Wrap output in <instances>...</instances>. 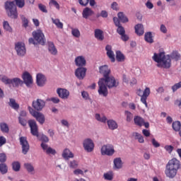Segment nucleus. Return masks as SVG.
I'll use <instances>...</instances> for the list:
<instances>
[{
    "label": "nucleus",
    "instance_id": "nucleus-63",
    "mask_svg": "<svg viewBox=\"0 0 181 181\" xmlns=\"http://www.w3.org/2000/svg\"><path fill=\"white\" fill-rule=\"evenodd\" d=\"M81 95L83 98H84V100H90V96L88 95V93H87L86 91H82Z\"/></svg>",
    "mask_w": 181,
    "mask_h": 181
},
{
    "label": "nucleus",
    "instance_id": "nucleus-3",
    "mask_svg": "<svg viewBox=\"0 0 181 181\" xmlns=\"http://www.w3.org/2000/svg\"><path fill=\"white\" fill-rule=\"evenodd\" d=\"M32 35L34 38H29V45H37V43H39V45H42V46L45 45V43H46V38L45 37V34L42 30H36L33 32ZM35 40L37 41V43Z\"/></svg>",
    "mask_w": 181,
    "mask_h": 181
},
{
    "label": "nucleus",
    "instance_id": "nucleus-2",
    "mask_svg": "<svg viewBox=\"0 0 181 181\" xmlns=\"http://www.w3.org/2000/svg\"><path fill=\"white\" fill-rule=\"evenodd\" d=\"M153 59L156 63H158V67L161 69H170L172 66L170 55H165V52L154 53Z\"/></svg>",
    "mask_w": 181,
    "mask_h": 181
},
{
    "label": "nucleus",
    "instance_id": "nucleus-48",
    "mask_svg": "<svg viewBox=\"0 0 181 181\" xmlns=\"http://www.w3.org/2000/svg\"><path fill=\"white\" fill-rule=\"evenodd\" d=\"M71 34L74 36V37H80V30L77 28H72Z\"/></svg>",
    "mask_w": 181,
    "mask_h": 181
},
{
    "label": "nucleus",
    "instance_id": "nucleus-37",
    "mask_svg": "<svg viewBox=\"0 0 181 181\" xmlns=\"http://www.w3.org/2000/svg\"><path fill=\"white\" fill-rule=\"evenodd\" d=\"M68 165L71 169H77L78 168V162L76 160H73L68 162Z\"/></svg>",
    "mask_w": 181,
    "mask_h": 181
},
{
    "label": "nucleus",
    "instance_id": "nucleus-34",
    "mask_svg": "<svg viewBox=\"0 0 181 181\" xmlns=\"http://www.w3.org/2000/svg\"><path fill=\"white\" fill-rule=\"evenodd\" d=\"M170 58L175 60V62H177L178 60H180V54L177 52V51H173L170 55Z\"/></svg>",
    "mask_w": 181,
    "mask_h": 181
},
{
    "label": "nucleus",
    "instance_id": "nucleus-36",
    "mask_svg": "<svg viewBox=\"0 0 181 181\" xmlns=\"http://www.w3.org/2000/svg\"><path fill=\"white\" fill-rule=\"evenodd\" d=\"M0 128L1 132H4V134H8V132H9V127L6 123H1Z\"/></svg>",
    "mask_w": 181,
    "mask_h": 181
},
{
    "label": "nucleus",
    "instance_id": "nucleus-28",
    "mask_svg": "<svg viewBox=\"0 0 181 181\" xmlns=\"http://www.w3.org/2000/svg\"><path fill=\"white\" fill-rule=\"evenodd\" d=\"M144 40L147 42V43H153V36L152 35V33H146L144 35Z\"/></svg>",
    "mask_w": 181,
    "mask_h": 181
},
{
    "label": "nucleus",
    "instance_id": "nucleus-26",
    "mask_svg": "<svg viewBox=\"0 0 181 181\" xmlns=\"http://www.w3.org/2000/svg\"><path fill=\"white\" fill-rule=\"evenodd\" d=\"M95 37L98 40H100V41L104 40V32L103 31V30L95 29Z\"/></svg>",
    "mask_w": 181,
    "mask_h": 181
},
{
    "label": "nucleus",
    "instance_id": "nucleus-54",
    "mask_svg": "<svg viewBox=\"0 0 181 181\" xmlns=\"http://www.w3.org/2000/svg\"><path fill=\"white\" fill-rule=\"evenodd\" d=\"M49 5H53L57 9H60V5L56 1V0H50Z\"/></svg>",
    "mask_w": 181,
    "mask_h": 181
},
{
    "label": "nucleus",
    "instance_id": "nucleus-5",
    "mask_svg": "<svg viewBox=\"0 0 181 181\" xmlns=\"http://www.w3.org/2000/svg\"><path fill=\"white\" fill-rule=\"evenodd\" d=\"M1 81L4 83V84H12L13 87H18L23 84V81H22L19 78H8L6 76H3L1 78Z\"/></svg>",
    "mask_w": 181,
    "mask_h": 181
},
{
    "label": "nucleus",
    "instance_id": "nucleus-32",
    "mask_svg": "<svg viewBox=\"0 0 181 181\" xmlns=\"http://www.w3.org/2000/svg\"><path fill=\"white\" fill-rule=\"evenodd\" d=\"M114 165L116 169H121V168H122V160H121V158H115Z\"/></svg>",
    "mask_w": 181,
    "mask_h": 181
},
{
    "label": "nucleus",
    "instance_id": "nucleus-31",
    "mask_svg": "<svg viewBox=\"0 0 181 181\" xmlns=\"http://www.w3.org/2000/svg\"><path fill=\"white\" fill-rule=\"evenodd\" d=\"M134 124L136 125H138V127H142L144 125V118L139 117V116H136L134 118Z\"/></svg>",
    "mask_w": 181,
    "mask_h": 181
},
{
    "label": "nucleus",
    "instance_id": "nucleus-62",
    "mask_svg": "<svg viewBox=\"0 0 181 181\" xmlns=\"http://www.w3.org/2000/svg\"><path fill=\"white\" fill-rule=\"evenodd\" d=\"M104 177L105 180H112V174L111 173H105L104 174Z\"/></svg>",
    "mask_w": 181,
    "mask_h": 181
},
{
    "label": "nucleus",
    "instance_id": "nucleus-41",
    "mask_svg": "<svg viewBox=\"0 0 181 181\" xmlns=\"http://www.w3.org/2000/svg\"><path fill=\"white\" fill-rule=\"evenodd\" d=\"M12 168L14 172H19L21 170V163L18 161H14L12 163Z\"/></svg>",
    "mask_w": 181,
    "mask_h": 181
},
{
    "label": "nucleus",
    "instance_id": "nucleus-46",
    "mask_svg": "<svg viewBox=\"0 0 181 181\" xmlns=\"http://www.w3.org/2000/svg\"><path fill=\"white\" fill-rule=\"evenodd\" d=\"M18 122L22 127H26V125H28L26 117H18Z\"/></svg>",
    "mask_w": 181,
    "mask_h": 181
},
{
    "label": "nucleus",
    "instance_id": "nucleus-29",
    "mask_svg": "<svg viewBox=\"0 0 181 181\" xmlns=\"http://www.w3.org/2000/svg\"><path fill=\"white\" fill-rule=\"evenodd\" d=\"M116 60L119 62H125V55L121 51L116 52Z\"/></svg>",
    "mask_w": 181,
    "mask_h": 181
},
{
    "label": "nucleus",
    "instance_id": "nucleus-43",
    "mask_svg": "<svg viewBox=\"0 0 181 181\" xmlns=\"http://www.w3.org/2000/svg\"><path fill=\"white\" fill-rule=\"evenodd\" d=\"M0 172L2 175H5V173H8V166L5 163L0 164Z\"/></svg>",
    "mask_w": 181,
    "mask_h": 181
},
{
    "label": "nucleus",
    "instance_id": "nucleus-33",
    "mask_svg": "<svg viewBox=\"0 0 181 181\" xmlns=\"http://www.w3.org/2000/svg\"><path fill=\"white\" fill-rule=\"evenodd\" d=\"M133 136L135 137V139H138L139 144H144L145 142V140L144 139V136H142V134L138 132H134Z\"/></svg>",
    "mask_w": 181,
    "mask_h": 181
},
{
    "label": "nucleus",
    "instance_id": "nucleus-52",
    "mask_svg": "<svg viewBox=\"0 0 181 181\" xmlns=\"http://www.w3.org/2000/svg\"><path fill=\"white\" fill-rule=\"evenodd\" d=\"M38 8L40 9V11H41V12H43L44 13H47V9L46 8V6L40 4L38 5Z\"/></svg>",
    "mask_w": 181,
    "mask_h": 181
},
{
    "label": "nucleus",
    "instance_id": "nucleus-25",
    "mask_svg": "<svg viewBox=\"0 0 181 181\" xmlns=\"http://www.w3.org/2000/svg\"><path fill=\"white\" fill-rule=\"evenodd\" d=\"M34 118L37 119V121L41 124L43 125L45 124V121H46V117L45 115L42 112H39L34 116Z\"/></svg>",
    "mask_w": 181,
    "mask_h": 181
},
{
    "label": "nucleus",
    "instance_id": "nucleus-6",
    "mask_svg": "<svg viewBox=\"0 0 181 181\" xmlns=\"http://www.w3.org/2000/svg\"><path fill=\"white\" fill-rule=\"evenodd\" d=\"M100 81H102L107 86V87H108V88H112L118 86L117 80H115V78L112 76H110L109 75L105 78H101Z\"/></svg>",
    "mask_w": 181,
    "mask_h": 181
},
{
    "label": "nucleus",
    "instance_id": "nucleus-58",
    "mask_svg": "<svg viewBox=\"0 0 181 181\" xmlns=\"http://www.w3.org/2000/svg\"><path fill=\"white\" fill-rule=\"evenodd\" d=\"M28 111L30 112V114H31V115L33 117H35V116L39 112L36 110H35L33 108H32L31 107H28Z\"/></svg>",
    "mask_w": 181,
    "mask_h": 181
},
{
    "label": "nucleus",
    "instance_id": "nucleus-47",
    "mask_svg": "<svg viewBox=\"0 0 181 181\" xmlns=\"http://www.w3.org/2000/svg\"><path fill=\"white\" fill-rule=\"evenodd\" d=\"M4 29L7 32H12V28L9 25V23L8 21H4L3 23Z\"/></svg>",
    "mask_w": 181,
    "mask_h": 181
},
{
    "label": "nucleus",
    "instance_id": "nucleus-38",
    "mask_svg": "<svg viewBox=\"0 0 181 181\" xmlns=\"http://www.w3.org/2000/svg\"><path fill=\"white\" fill-rule=\"evenodd\" d=\"M117 16H118L120 22H122V23H125L127 22H128V18H127V16H125V15H124L123 12L118 13Z\"/></svg>",
    "mask_w": 181,
    "mask_h": 181
},
{
    "label": "nucleus",
    "instance_id": "nucleus-15",
    "mask_svg": "<svg viewBox=\"0 0 181 181\" xmlns=\"http://www.w3.org/2000/svg\"><path fill=\"white\" fill-rule=\"evenodd\" d=\"M83 145L86 152H93V151H94V142L90 139H85Z\"/></svg>",
    "mask_w": 181,
    "mask_h": 181
},
{
    "label": "nucleus",
    "instance_id": "nucleus-7",
    "mask_svg": "<svg viewBox=\"0 0 181 181\" xmlns=\"http://www.w3.org/2000/svg\"><path fill=\"white\" fill-rule=\"evenodd\" d=\"M150 94L151 89L149 88H146L144 92L141 89L137 90V95L141 97V103L144 104L146 107H148V103H146V100H148V97H149Z\"/></svg>",
    "mask_w": 181,
    "mask_h": 181
},
{
    "label": "nucleus",
    "instance_id": "nucleus-40",
    "mask_svg": "<svg viewBox=\"0 0 181 181\" xmlns=\"http://www.w3.org/2000/svg\"><path fill=\"white\" fill-rule=\"evenodd\" d=\"M9 105L13 110H19V104L16 103V100L15 99H10Z\"/></svg>",
    "mask_w": 181,
    "mask_h": 181
},
{
    "label": "nucleus",
    "instance_id": "nucleus-13",
    "mask_svg": "<svg viewBox=\"0 0 181 181\" xmlns=\"http://www.w3.org/2000/svg\"><path fill=\"white\" fill-rule=\"evenodd\" d=\"M22 78L23 80V83H25L27 87H30V86L33 84V78L29 72H24L22 75Z\"/></svg>",
    "mask_w": 181,
    "mask_h": 181
},
{
    "label": "nucleus",
    "instance_id": "nucleus-8",
    "mask_svg": "<svg viewBox=\"0 0 181 181\" xmlns=\"http://www.w3.org/2000/svg\"><path fill=\"white\" fill-rule=\"evenodd\" d=\"M100 152L103 156L107 155V156H112L115 151L114 150L113 145L107 144L102 146Z\"/></svg>",
    "mask_w": 181,
    "mask_h": 181
},
{
    "label": "nucleus",
    "instance_id": "nucleus-44",
    "mask_svg": "<svg viewBox=\"0 0 181 181\" xmlns=\"http://www.w3.org/2000/svg\"><path fill=\"white\" fill-rule=\"evenodd\" d=\"M95 117V119H97V121H99L100 122H103L104 124L107 122V117L105 116H103L101 117L100 114H96Z\"/></svg>",
    "mask_w": 181,
    "mask_h": 181
},
{
    "label": "nucleus",
    "instance_id": "nucleus-45",
    "mask_svg": "<svg viewBox=\"0 0 181 181\" xmlns=\"http://www.w3.org/2000/svg\"><path fill=\"white\" fill-rule=\"evenodd\" d=\"M124 114L127 117V119H126V121L127 122H131V121H132V118L134 117V115H132V113H131V112L128 111V110H126L124 112Z\"/></svg>",
    "mask_w": 181,
    "mask_h": 181
},
{
    "label": "nucleus",
    "instance_id": "nucleus-57",
    "mask_svg": "<svg viewBox=\"0 0 181 181\" xmlns=\"http://www.w3.org/2000/svg\"><path fill=\"white\" fill-rule=\"evenodd\" d=\"M171 88L173 90V93H175V91H177L179 88H181V86L179 83H177L174 86H173Z\"/></svg>",
    "mask_w": 181,
    "mask_h": 181
},
{
    "label": "nucleus",
    "instance_id": "nucleus-50",
    "mask_svg": "<svg viewBox=\"0 0 181 181\" xmlns=\"http://www.w3.org/2000/svg\"><path fill=\"white\" fill-rule=\"evenodd\" d=\"M117 32L119 35H124L125 33V29L121 25L117 26Z\"/></svg>",
    "mask_w": 181,
    "mask_h": 181
},
{
    "label": "nucleus",
    "instance_id": "nucleus-51",
    "mask_svg": "<svg viewBox=\"0 0 181 181\" xmlns=\"http://www.w3.org/2000/svg\"><path fill=\"white\" fill-rule=\"evenodd\" d=\"M164 148L165 149V151L167 152H168V153H172V152H173V149L175 148L173 147V146L166 145V146H165Z\"/></svg>",
    "mask_w": 181,
    "mask_h": 181
},
{
    "label": "nucleus",
    "instance_id": "nucleus-49",
    "mask_svg": "<svg viewBox=\"0 0 181 181\" xmlns=\"http://www.w3.org/2000/svg\"><path fill=\"white\" fill-rule=\"evenodd\" d=\"M14 1L18 8H23L25 6V0H14Z\"/></svg>",
    "mask_w": 181,
    "mask_h": 181
},
{
    "label": "nucleus",
    "instance_id": "nucleus-22",
    "mask_svg": "<svg viewBox=\"0 0 181 181\" xmlns=\"http://www.w3.org/2000/svg\"><path fill=\"white\" fill-rule=\"evenodd\" d=\"M99 73H100V74H103V77L105 78L110 76L111 70H110L107 65H103L99 68Z\"/></svg>",
    "mask_w": 181,
    "mask_h": 181
},
{
    "label": "nucleus",
    "instance_id": "nucleus-39",
    "mask_svg": "<svg viewBox=\"0 0 181 181\" xmlns=\"http://www.w3.org/2000/svg\"><path fill=\"white\" fill-rule=\"evenodd\" d=\"M172 127H173V129H174V131H175L176 132H178V131L181 128V123L180 121H175V122H173Z\"/></svg>",
    "mask_w": 181,
    "mask_h": 181
},
{
    "label": "nucleus",
    "instance_id": "nucleus-17",
    "mask_svg": "<svg viewBox=\"0 0 181 181\" xmlns=\"http://www.w3.org/2000/svg\"><path fill=\"white\" fill-rule=\"evenodd\" d=\"M57 93L60 98L62 100H67L70 95V92L67 89L58 88Z\"/></svg>",
    "mask_w": 181,
    "mask_h": 181
},
{
    "label": "nucleus",
    "instance_id": "nucleus-30",
    "mask_svg": "<svg viewBox=\"0 0 181 181\" xmlns=\"http://www.w3.org/2000/svg\"><path fill=\"white\" fill-rule=\"evenodd\" d=\"M107 125L110 129L114 130L118 128V124L113 119L107 120Z\"/></svg>",
    "mask_w": 181,
    "mask_h": 181
},
{
    "label": "nucleus",
    "instance_id": "nucleus-64",
    "mask_svg": "<svg viewBox=\"0 0 181 181\" xmlns=\"http://www.w3.org/2000/svg\"><path fill=\"white\" fill-rule=\"evenodd\" d=\"M111 8H112V9H113V11H118V4L115 1H114L111 4Z\"/></svg>",
    "mask_w": 181,
    "mask_h": 181
},
{
    "label": "nucleus",
    "instance_id": "nucleus-35",
    "mask_svg": "<svg viewBox=\"0 0 181 181\" xmlns=\"http://www.w3.org/2000/svg\"><path fill=\"white\" fill-rule=\"evenodd\" d=\"M52 23L58 28V29H63V23L59 18H52Z\"/></svg>",
    "mask_w": 181,
    "mask_h": 181
},
{
    "label": "nucleus",
    "instance_id": "nucleus-42",
    "mask_svg": "<svg viewBox=\"0 0 181 181\" xmlns=\"http://www.w3.org/2000/svg\"><path fill=\"white\" fill-rule=\"evenodd\" d=\"M24 168H25L26 170L29 173L35 171V168L33 167V165L31 163H25L24 164Z\"/></svg>",
    "mask_w": 181,
    "mask_h": 181
},
{
    "label": "nucleus",
    "instance_id": "nucleus-4",
    "mask_svg": "<svg viewBox=\"0 0 181 181\" xmlns=\"http://www.w3.org/2000/svg\"><path fill=\"white\" fill-rule=\"evenodd\" d=\"M4 8L9 18H11V19H18V8H16L15 1H6Z\"/></svg>",
    "mask_w": 181,
    "mask_h": 181
},
{
    "label": "nucleus",
    "instance_id": "nucleus-53",
    "mask_svg": "<svg viewBox=\"0 0 181 181\" xmlns=\"http://www.w3.org/2000/svg\"><path fill=\"white\" fill-rule=\"evenodd\" d=\"M0 162L1 163H5V162H6V154L4 153H0Z\"/></svg>",
    "mask_w": 181,
    "mask_h": 181
},
{
    "label": "nucleus",
    "instance_id": "nucleus-1",
    "mask_svg": "<svg viewBox=\"0 0 181 181\" xmlns=\"http://www.w3.org/2000/svg\"><path fill=\"white\" fill-rule=\"evenodd\" d=\"M180 168V161L175 158L168 161L165 166V175L169 179H173L177 175V171Z\"/></svg>",
    "mask_w": 181,
    "mask_h": 181
},
{
    "label": "nucleus",
    "instance_id": "nucleus-60",
    "mask_svg": "<svg viewBox=\"0 0 181 181\" xmlns=\"http://www.w3.org/2000/svg\"><path fill=\"white\" fill-rule=\"evenodd\" d=\"M21 19H22V21H23V26L24 28H28V26L29 25V21L25 17H22Z\"/></svg>",
    "mask_w": 181,
    "mask_h": 181
},
{
    "label": "nucleus",
    "instance_id": "nucleus-61",
    "mask_svg": "<svg viewBox=\"0 0 181 181\" xmlns=\"http://www.w3.org/2000/svg\"><path fill=\"white\" fill-rule=\"evenodd\" d=\"M151 142L154 148H159V146H160L159 142H158L155 139H152Z\"/></svg>",
    "mask_w": 181,
    "mask_h": 181
},
{
    "label": "nucleus",
    "instance_id": "nucleus-11",
    "mask_svg": "<svg viewBox=\"0 0 181 181\" xmlns=\"http://www.w3.org/2000/svg\"><path fill=\"white\" fill-rule=\"evenodd\" d=\"M15 50L17 52L18 56H25L26 54V47L25 43L17 42L15 45Z\"/></svg>",
    "mask_w": 181,
    "mask_h": 181
},
{
    "label": "nucleus",
    "instance_id": "nucleus-14",
    "mask_svg": "<svg viewBox=\"0 0 181 181\" xmlns=\"http://www.w3.org/2000/svg\"><path fill=\"white\" fill-rule=\"evenodd\" d=\"M46 105V102L42 99H37L33 102V107L36 111H42Z\"/></svg>",
    "mask_w": 181,
    "mask_h": 181
},
{
    "label": "nucleus",
    "instance_id": "nucleus-55",
    "mask_svg": "<svg viewBox=\"0 0 181 181\" xmlns=\"http://www.w3.org/2000/svg\"><path fill=\"white\" fill-rule=\"evenodd\" d=\"M47 155H56V150L49 147L47 151H45Z\"/></svg>",
    "mask_w": 181,
    "mask_h": 181
},
{
    "label": "nucleus",
    "instance_id": "nucleus-18",
    "mask_svg": "<svg viewBox=\"0 0 181 181\" xmlns=\"http://www.w3.org/2000/svg\"><path fill=\"white\" fill-rule=\"evenodd\" d=\"M46 76L42 74H37L36 76V83L39 87H43L46 84Z\"/></svg>",
    "mask_w": 181,
    "mask_h": 181
},
{
    "label": "nucleus",
    "instance_id": "nucleus-10",
    "mask_svg": "<svg viewBox=\"0 0 181 181\" xmlns=\"http://www.w3.org/2000/svg\"><path fill=\"white\" fill-rule=\"evenodd\" d=\"M20 144L22 146V152L23 155H26L28 152H29V149L30 146H29V143L28 142V139L25 136H21L19 139Z\"/></svg>",
    "mask_w": 181,
    "mask_h": 181
},
{
    "label": "nucleus",
    "instance_id": "nucleus-23",
    "mask_svg": "<svg viewBox=\"0 0 181 181\" xmlns=\"http://www.w3.org/2000/svg\"><path fill=\"white\" fill-rule=\"evenodd\" d=\"M93 13L94 11L91 8L86 7L83 10L82 16L84 19H88L89 16H93Z\"/></svg>",
    "mask_w": 181,
    "mask_h": 181
},
{
    "label": "nucleus",
    "instance_id": "nucleus-24",
    "mask_svg": "<svg viewBox=\"0 0 181 181\" xmlns=\"http://www.w3.org/2000/svg\"><path fill=\"white\" fill-rule=\"evenodd\" d=\"M135 29V33L138 36H142L144 33H145L144 28V25L142 24H137L134 27Z\"/></svg>",
    "mask_w": 181,
    "mask_h": 181
},
{
    "label": "nucleus",
    "instance_id": "nucleus-12",
    "mask_svg": "<svg viewBox=\"0 0 181 181\" xmlns=\"http://www.w3.org/2000/svg\"><path fill=\"white\" fill-rule=\"evenodd\" d=\"M98 93L99 95H103V97H107L108 95V88L104 82L101 81V79L98 81Z\"/></svg>",
    "mask_w": 181,
    "mask_h": 181
},
{
    "label": "nucleus",
    "instance_id": "nucleus-16",
    "mask_svg": "<svg viewBox=\"0 0 181 181\" xmlns=\"http://www.w3.org/2000/svg\"><path fill=\"white\" fill-rule=\"evenodd\" d=\"M86 73H87V69L84 67H79L75 71V76L78 80H83L86 77Z\"/></svg>",
    "mask_w": 181,
    "mask_h": 181
},
{
    "label": "nucleus",
    "instance_id": "nucleus-59",
    "mask_svg": "<svg viewBox=\"0 0 181 181\" xmlns=\"http://www.w3.org/2000/svg\"><path fill=\"white\" fill-rule=\"evenodd\" d=\"M100 16L102 18H108V12L107 11H102L100 15H98L97 18H100Z\"/></svg>",
    "mask_w": 181,
    "mask_h": 181
},
{
    "label": "nucleus",
    "instance_id": "nucleus-21",
    "mask_svg": "<svg viewBox=\"0 0 181 181\" xmlns=\"http://www.w3.org/2000/svg\"><path fill=\"white\" fill-rule=\"evenodd\" d=\"M75 64L78 67H84L86 64V61L84 57L78 56L75 59Z\"/></svg>",
    "mask_w": 181,
    "mask_h": 181
},
{
    "label": "nucleus",
    "instance_id": "nucleus-9",
    "mask_svg": "<svg viewBox=\"0 0 181 181\" xmlns=\"http://www.w3.org/2000/svg\"><path fill=\"white\" fill-rule=\"evenodd\" d=\"M28 123L30 128V133L32 135H33V136H39V127H37L36 121L34 119H30Z\"/></svg>",
    "mask_w": 181,
    "mask_h": 181
},
{
    "label": "nucleus",
    "instance_id": "nucleus-56",
    "mask_svg": "<svg viewBox=\"0 0 181 181\" xmlns=\"http://www.w3.org/2000/svg\"><path fill=\"white\" fill-rule=\"evenodd\" d=\"M74 175H76V176H78V175L84 176V172L81 169H76L74 170Z\"/></svg>",
    "mask_w": 181,
    "mask_h": 181
},
{
    "label": "nucleus",
    "instance_id": "nucleus-20",
    "mask_svg": "<svg viewBox=\"0 0 181 181\" xmlns=\"http://www.w3.org/2000/svg\"><path fill=\"white\" fill-rule=\"evenodd\" d=\"M105 50L107 51V57L110 59L112 63H114L115 62V55L114 54V52H112V47L111 45H107Z\"/></svg>",
    "mask_w": 181,
    "mask_h": 181
},
{
    "label": "nucleus",
    "instance_id": "nucleus-27",
    "mask_svg": "<svg viewBox=\"0 0 181 181\" xmlns=\"http://www.w3.org/2000/svg\"><path fill=\"white\" fill-rule=\"evenodd\" d=\"M48 50L51 54H53L54 56H56L57 54V49H56V47L54 46V44L53 42H49L48 43Z\"/></svg>",
    "mask_w": 181,
    "mask_h": 181
},
{
    "label": "nucleus",
    "instance_id": "nucleus-19",
    "mask_svg": "<svg viewBox=\"0 0 181 181\" xmlns=\"http://www.w3.org/2000/svg\"><path fill=\"white\" fill-rule=\"evenodd\" d=\"M62 156L64 159H65V160H69V159L74 158V154L70 151V149L65 148L62 152Z\"/></svg>",
    "mask_w": 181,
    "mask_h": 181
}]
</instances>
